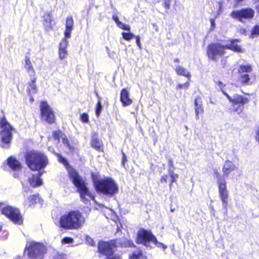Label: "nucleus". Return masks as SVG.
Here are the masks:
<instances>
[{
	"label": "nucleus",
	"instance_id": "ea45409f",
	"mask_svg": "<svg viewBox=\"0 0 259 259\" xmlns=\"http://www.w3.org/2000/svg\"><path fill=\"white\" fill-rule=\"evenodd\" d=\"M188 86H189V83L188 82H186L183 84H179L178 87L179 89H186L188 88Z\"/></svg>",
	"mask_w": 259,
	"mask_h": 259
},
{
	"label": "nucleus",
	"instance_id": "49530a36",
	"mask_svg": "<svg viewBox=\"0 0 259 259\" xmlns=\"http://www.w3.org/2000/svg\"><path fill=\"white\" fill-rule=\"evenodd\" d=\"M121 29L129 31L130 30V27L128 25L124 24V25H123V27H122Z\"/></svg>",
	"mask_w": 259,
	"mask_h": 259
},
{
	"label": "nucleus",
	"instance_id": "412c9836",
	"mask_svg": "<svg viewBox=\"0 0 259 259\" xmlns=\"http://www.w3.org/2000/svg\"><path fill=\"white\" fill-rule=\"evenodd\" d=\"M8 165L13 171H19L21 169L20 162L13 157H9L7 160Z\"/></svg>",
	"mask_w": 259,
	"mask_h": 259
},
{
	"label": "nucleus",
	"instance_id": "5fc2aeb1",
	"mask_svg": "<svg viewBox=\"0 0 259 259\" xmlns=\"http://www.w3.org/2000/svg\"><path fill=\"white\" fill-rule=\"evenodd\" d=\"M179 61H180V60H179V59H178V58H176V59H175L174 60V62H179Z\"/></svg>",
	"mask_w": 259,
	"mask_h": 259
},
{
	"label": "nucleus",
	"instance_id": "423d86ee",
	"mask_svg": "<svg viewBox=\"0 0 259 259\" xmlns=\"http://www.w3.org/2000/svg\"><path fill=\"white\" fill-rule=\"evenodd\" d=\"M218 82V85L221 90L223 93L226 96L228 100L233 104V109L235 111H237L238 107L240 106H243L247 103L248 100L245 97H243L238 95H234L233 97H230L226 92V90H234L235 88L238 87L234 82Z\"/></svg>",
	"mask_w": 259,
	"mask_h": 259
},
{
	"label": "nucleus",
	"instance_id": "603ef678",
	"mask_svg": "<svg viewBox=\"0 0 259 259\" xmlns=\"http://www.w3.org/2000/svg\"><path fill=\"white\" fill-rule=\"evenodd\" d=\"M210 23L212 27H214L215 26V22L214 20L211 19Z\"/></svg>",
	"mask_w": 259,
	"mask_h": 259
},
{
	"label": "nucleus",
	"instance_id": "a211bd4d",
	"mask_svg": "<svg viewBox=\"0 0 259 259\" xmlns=\"http://www.w3.org/2000/svg\"><path fill=\"white\" fill-rule=\"evenodd\" d=\"M129 95V90L127 88H124L121 90L120 100L123 106H129L133 103V101L130 98Z\"/></svg>",
	"mask_w": 259,
	"mask_h": 259
},
{
	"label": "nucleus",
	"instance_id": "9b49d317",
	"mask_svg": "<svg viewBox=\"0 0 259 259\" xmlns=\"http://www.w3.org/2000/svg\"><path fill=\"white\" fill-rule=\"evenodd\" d=\"M40 112L42 120L49 123L54 122L55 119L54 112L47 102L40 103Z\"/></svg>",
	"mask_w": 259,
	"mask_h": 259
},
{
	"label": "nucleus",
	"instance_id": "bf43d9fd",
	"mask_svg": "<svg viewBox=\"0 0 259 259\" xmlns=\"http://www.w3.org/2000/svg\"><path fill=\"white\" fill-rule=\"evenodd\" d=\"M15 259H21V258L20 257H17Z\"/></svg>",
	"mask_w": 259,
	"mask_h": 259
},
{
	"label": "nucleus",
	"instance_id": "1a4fd4ad",
	"mask_svg": "<svg viewBox=\"0 0 259 259\" xmlns=\"http://www.w3.org/2000/svg\"><path fill=\"white\" fill-rule=\"evenodd\" d=\"M0 210L14 223L19 225L22 223L21 215L17 208L0 202Z\"/></svg>",
	"mask_w": 259,
	"mask_h": 259
},
{
	"label": "nucleus",
	"instance_id": "9d476101",
	"mask_svg": "<svg viewBox=\"0 0 259 259\" xmlns=\"http://www.w3.org/2000/svg\"><path fill=\"white\" fill-rule=\"evenodd\" d=\"M155 240V237L150 231L144 229H140L137 233V243L143 244L146 247H151L150 243Z\"/></svg>",
	"mask_w": 259,
	"mask_h": 259
},
{
	"label": "nucleus",
	"instance_id": "f704fd0d",
	"mask_svg": "<svg viewBox=\"0 0 259 259\" xmlns=\"http://www.w3.org/2000/svg\"><path fill=\"white\" fill-rule=\"evenodd\" d=\"M81 120L85 123H88L89 121V115L87 113H83L80 115Z\"/></svg>",
	"mask_w": 259,
	"mask_h": 259
},
{
	"label": "nucleus",
	"instance_id": "e433bc0d",
	"mask_svg": "<svg viewBox=\"0 0 259 259\" xmlns=\"http://www.w3.org/2000/svg\"><path fill=\"white\" fill-rule=\"evenodd\" d=\"M86 241L89 244L91 245V246H94L95 245V241L90 237L88 236L86 237Z\"/></svg>",
	"mask_w": 259,
	"mask_h": 259
},
{
	"label": "nucleus",
	"instance_id": "864d4df0",
	"mask_svg": "<svg viewBox=\"0 0 259 259\" xmlns=\"http://www.w3.org/2000/svg\"><path fill=\"white\" fill-rule=\"evenodd\" d=\"M33 100H34L33 98L31 96H30V102H32L33 101Z\"/></svg>",
	"mask_w": 259,
	"mask_h": 259
},
{
	"label": "nucleus",
	"instance_id": "473e14b6",
	"mask_svg": "<svg viewBox=\"0 0 259 259\" xmlns=\"http://www.w3.org/2000/svg\"><path fill=\"white\" fill-rule=\"evenodd\" d=\"M122 35L123 36V38L126 40H130L133 38L134 37V35L131 33H125V32H122Z\"/></svg>",
	"mask_w": 259,
	"mask_h": 259
},
{
	"label": "nucleus",
	"instance_id": "4c0bfd02",
	"mask_svg": "<svg viewBox=\"0 0 259 259\" xmlns=\"http://www.w3.org/2000/svg\"><path fill=\"white\" fill-rule=\"evenodd\" d=\"M73 239L71 237H64L62 239V242L64 243H70L73 242Z\"/></svg>",
	"mask_w": 259,
	"mask_h": 259
},
{
	"label": "nucleus",
	"instance_id": "6ab92c4d",
	"mask_svg": "<svg viewBox=\"0 0 259 259\" xmlns=\"http://www.w3.org/2000/svg\"><path fill=\"white\" fill-rule=\"evenodd\" d=\"M235 169L236 166L232 161L230 160L226 161L222 169L223 176L227 177Z\"/></svg>",
	"mask_w": 259,
	"mask_h": 259
},
{
	"label": "nucleus",
	"instance_id": "0eeeda50",
	"mask_svg": "<svg viewBox=\"0 0 259 259\" xmlns=\"http://www.w3.org/2000/svg\"><path fill=\"white\" fill-rule=\"evenodd\" d=\"M25 252L30 259H42L46 248L42 243L31 241L27 242Z\"/></svg>",
	"mask_w": 259,
	"mask_h": 259
},
{
	"label": "nucleus",
	"instance_id": "a878e982",
	"mask_svg": "<svg viewBox=\"0 0 259 259\" xmlns=\"http://www.w3.org/2000/svg\"><path fill=\"white\" fill-rule=\"evenodd\" d=\"M129 259H146L141 250L138 249L129 256Z\"/></svg>",
	"mask_w": 259,
	"mask_h": 259
},
{
	"label": "nucleus",
	"instance_id": "393cba45",
	"mask_svg": "<svg viewBox=\"0 0 259 259\" xmlns=\"http://www.w3.org/2000/svg\"><path fill=\"white\" fill-rule=\"evenodd\" d=\"M52 17L50 14H46L44 17V26L47 31H49L52 29L51 26Z\"/></svg>",
	"mask_w": 259,
	"mask_h": 259
},
{
	"label": "nucleus",
	"instance_id": "ddd939ff",
	"mask_svg": "<svg viewBox=\"0 0 259 259\" xmlns=\"http://www.w3.org/2000/svg\"><path fill=\"white\" fill-rule=\"evenodd\" d=\"M114 248V245L112 242L100 241L98 243V251L106 256L113 254Z\"/></svg>",
	"mask_w": 259,
	"mask_h": 259
},
{
	"label": "nucleus",
	"instance_id": "20e7f679",
	"mask_svg": "<svg viewBox=\"0 0 259 259\" xmlns=\"http://www.w3.org/2000/svg\"><path fill=\"white\" fill-rule=\"evenodd\" d=\"M85 222L81 213L77 211H70L63 215L59 221L60 227L66 229L76 230L81 228Z\"/></svg>",
	"mask_w": 259,
	"mask_h": 259
},
{
	"label": "nucleus",
	"instance_id": "2f4dec72",
	"mask_svg": "<svg viewBox=\"0 0 259 259\" xmlns=\"http://www.w3.org/2000/svg\"><path fill=\"white\" fill-rule=\"evenodd\" d=\"M97 96H98L99 99H100V98L97 94ZM102 105H101V103L100 101V99H99V101H98V103L97 104V107H96V114L97 116H99L100 115V113L102 110Z\"/></svg>",
	"mask_w": 259,
	"mask_h": 259
},
{
	"label": "nucleus",
	"instance_id": "052dcab7",
	"mask_svg": "<svg viewBox=\"0 0 259 259\" xmlns=\"http://www.w3.org/2000/svg\"><path fill=\"white\" fill-rule=\"evenodd\" d=\"M240 83H246L247 82H244V81H242V82H240Z\"/></svg>",
	"mask_w": 259,
	"mask_h": 259
},
{
	"label": "nucleus",
	"instance_id": "f8f14e48",
	"mask_svg": "<svg viewBox=\"0 0 259 259\" xmlns=\"http://www.w3.org/2000/svg\"><path fill=\"white\" fill-rule=\"evenodd\" d=\"M254 11L250 8L242 9L240 10L233 11L230 16L234 19L242 21V19H250L253 17Z\"/></svg>",
	"mask_w": 259,
	"mask_h": 259
},
{
	"label": "nucleus",
	"instance_id": "c03bdc74",
	"mask_svg": "<svg viewBox=\"0 0 259 259\" xmlns=\"http://www.w3.org/2000/svg\"><path fill=\"white\" fill-rule=\"evenodd\" d=\"M168 179V175H164L161 178V183H166Z\"/></svg>",
	"mask_w": 259,
	"mask_h": 259
},
{
	"label": "nucleus",
	"instance_id": "37998d69",
	"mask_svg": "<svg viewBox=\"0 0 259 259\" xmlns=\"http://www.w3.org/2000/svg\"><path fill=\"white\" fill-rule=\"evenodd\" d=\"M168 175L170 176H172L175 173L174 172V168L169 167L168 169Z\"/></svg>",
	"mask_w": 259,
	"mask_h": 259
},
{
	"label": "nucleus",
	"instance_id": "de8ad7c7",
	"mask_svg": "<svg viewBox=\"0 0 259 259\" xmlns=\"http://www.w3.org/2000/svg\"><path fill=\"white\" fill-rule=\"evenodd\" d=\"M168 164L169 166V167H172L174 168V166L173 164V161L171 159H169L168 161Z\"/></svg>",
	"mask_w": 259,
	"mask_h": 259
},
{
	"label": "nucleus",
	"instance_id": "3c124183",
	"mask_svg": "<svg viewBox=\"0 0 259 259\" xmlns=\"http://www.w3.org/2000/svg\"><path fill=\"white\" fill-rule=\"evenodd\" d=\"M124 23H123L122 22L119 21L116 24L119 28H122V27H123V25H124Z\"/></svg>",
	"mask_w": 259,
	"mask_h": 259
},
{
	"label": "nucleus",
	"instance_id": "6e6d98bb",
	"mask_svg": "<svg viewBox=\"0 0 259 259\" xmlns=\"http://www.w3.org/2000/svg\"><path fill=\"white\" fill-rule=\"evenodd\" d=\"M175 208H170V211H171V212H174L175 211Z\"/></svg>",
	"mask_w": 259,
	"mask_h": 259
},
{
	"label": "nucleus",
	"instance_id": "dca6fc26",
	"mask_svg": "<svg viewBox=\"0 0 259 259\" xmlns=\"http://www.w3.org/2000/svg\"><path fill=\"white\" fill-rule=\"evenodd\" d=\"M73 28L74 20L73 17L71 16H68L67 17L65 22L64 36L66 38H70Z\"/></svg>",
	"mask_w": 259,
	"mask_h": 259
},
{
	"label": "nucleus",
	"instance_id": "f03ea898",
	"mask_svg": "<svg viewBox=\"0 0 259 259\" xmlns=\"http://www.w3.org/2000/svg\"><path fill=\"white\" fill-rule=\"evenodd\" d=\"M58 158L59 162L66 167L69 178L77 188L81 201L84 203H88L91 200H94V196L86 186L84 181L74 169L69 165L67 160L60 155H58Z\"/></svg>",
	"mask_w": 259,
	"mask_h": 259
},
{
	"label": "nucleus",
	"instance_id": "4468645a",
	"mask_svg": "<svg viewBox=\"0 0 259 259\" xmlns=\"http://www.w3.org/2000/svg\"><path fill=\"white\" fill-rule=\"evenodd\" d=\"M218 185L219 196L223 203V206L227 208L228 204V192L227 189L226 182H221Z\"/></svg>",
	"mask_w": 259,
	"mask_h": 259
},
{
	"label": "nucleus",
	"instance_id": "79ce46f5",
	"mask_svg": "<svg viewBox=\"0 0 259 259\" xmlns=\"http://www.w3.org/2000/svg\"><path fill=\"white\" fill-rule=\"evenodd\" d=\"M240 74H241V77L242 79V81H249V76L248 74H244V73H241Z\"/></svg>",
	"mask_w": 259,
	"mask_h": 259
},
{
	"label": "nucleus",
	"instance_id": "aec40b11",
	"mask_svg": "<svg viewBox=\"0 0 259 259\" xmlns=\"http://www.w3.org/2000/svg\"><path fill=\"white\" fill-rule=\"evenodd\" d=\"M195 111L196 113V119H199V114L203 113L204 112L203 107L202 106V102L201 98L198 96L196 97L194 101Z\"/></svg>",
	"mask_w": 259,
	"mask_h": 259
},
{
	"label": "nucleus",
	"instance_id": "a18cd8bd",
	"mask_svg": "<svg viewBox=\"0 0 259 259\" xmlns=\"http://www.w3.org/2000/svg\"><path fill=\"white\" fill-rule=\"evenodd\" d=\"M136 44L140 48H141L140 37L139 36H137L136 37Z\"/></svg>",
	"mask_w": 259,
	"mask_h": 259
},
{
	"label": "nucleus",
	"instance_id": "6e6552de",
	"mask_svg": "<svg viewBox=\"0 0 259 259\" xmlns=\"http://www.w3.org/2000/svg\"><path fill=\"white\" fill-rule=\"evenodd\" d=\"M0 127L2 129L0 133V143L2 147H7L12 138V127L5 117L0 120Z\"/></svg>",
	"mask_w": 259,
	"mask_h": 259
},
{
	"label": "nucleus",
	"instance_id": "cd10ccee",
	"mask_svg": "<svg viewBox=\"0 0 259 259\" xmlns=\"http://www.w3.org/2000/svg\"><path fill=\"white\" fill-rule=\"evenodd\" d=\"M258 36H259V25H256L251 29L249 37L254 38Z\"/></svg>",
	"mask_w": 259,
	"mask_h": 259
},
{
	"label": "nucleus",
	"instance_id": "bb28decb",
	"mask_svg": "<svg viewBox=\"0 0 259 259\" xmlns=\"http://www.w3.org/2000/svg\"><path fill=\"white\" fill-rule=\"evenodd\" d=\"M252 71V66L250 64L241 65L240 66L239 72L240 74L244 73H249Z\"/></svg>",
	"mask_w": 259,
	"mask_h": 259
},
{
	"label": "nucleus",
	"instance_id": "a19ab883",
	"mask_svg": "<svg viewBox=\"0 0 259 259\" xmlns=\"http://www.w3.org/2000/svg\"><path fill=\"white\" fill-rule=\"evenodd\" d=\"M170 178L171 180L169 184L170 187L171 186L173 182H175L177 181V179L178 178V175L176 174H175L172 176H170Z\"/></svg>",
	"mask_w": 259,
	"mask_h": 259
},
{
	"label": "nucleus",
	"instance_id": "4d7b16f0",
	"mask_svg": "<svg viewBox=\"0 0 259 259\" xmlns=\"http://www.w3.org/2000/svg\"><path fill=\"white\" fill-rule=\"evenodd\" d=\"M14 177H18V175H17V174H15L14 175Z\"/></svg>",
	"mask_w": 259,
	"mask_h": 259
},
{
	"label": "nucleus",
	"instance_id": "2eb2a0df",
	"mask_svg": "<svg viewBox=\"0 0 259 259\" xmlns=\"http://www.w3.org/2000/svg\"><path fill=\"white\" fill-rule=\"evenodd\" d=\"M68 38H66L65 36L62 39L59 44V56L61 60L65 59L67 55V48L68 45V41L67 40Z\"/></svg>",
	"mask_w": 259,
	"mask_h": 259
},
{
	"label": "nucleus",
	"instance_id": "7ed1b4c3",
	"mask_svg": "<svg viewBox=\"0 0 259 259\" xmlns=\"http://www.w3.org/2000/svg\"><path fill=\"white\" fill-rule=\"evenodd\" d=\"M238 39L228 40V44L221 45L219 43L209 44L207 48V55L209 59L215 61L218 57H221L225 53V49H229L237 53H243L244 49L237 44Z\"/></svg>",
	"mask_w": 259,
	"mask_h": 259
},
{
	"label": "nucleus",
	"instance_id": "5701e85b",
	"mask_svg": "<svg viewBox=\"0 0 259 259\" xmlns=\"http://www.w3.org/2000/svg\"><path fill=\"white\" fill-rule=\"evenodd\" d=\"M24 66L27 73L30 75H34V70L29 57L25 56Z\"/></svg>",
	"mask_w": 259,
	"mask_h": 259
},
{
	"label": "nucleus",
	"instance_id": "c9c22d12",
	"mask_svg": "<svg viewBox=\"0 0 259 259\" xmlns=\"http://www.w3.org/2000/svg\"><path fill=\"white\" fill-rule=\"evenodd\" d=\"M106 259H121V256L118 254H113L109 255L107 256Z\"/></svg>",
	"mask_w": 259,
	"mask_h": 259
},
{
	"label": "nucleus",
	"instance_id": "f257e3e1",
	"mask_svg": "<svg viewBox=\"0 0 259 259\" xmlns=\"http://www.w3.org/2000/svg\"><path fill=\"white\" fill-rule=\"evenodd\" d=\"M26 162L32 170H38L36 174H32L28 178L29 184L33 187H38L42 184L40 176L43 171L40 170L45 168L48 164V158L44 154L36 151H30L25 155Z\"/></svg>",
	"mask_w": 259,
	"mask_h": 259
},
{
	"label": "nucleus",
	"instance_id": "4be33fe9",
	"mask_svg": "<svg viewBox=\"0 0 259 259\" xmlns=\"http://www.w3.org/2000/svg\"><path fill=\"white\" fill-rule=\"evenodd\" d=\"M40 201V198L39 196L34 194L30 196L27 199H25L23 202L24 206L29 207Z\"/></svg>",
	"mask_w": 259,
	"mask_h": 259
},
{
	"label": "nucleus",
	"instance_id": "c756f323",
	"mask_svg": "<svg viewBox=\"0 0 259 259\" xmlns=\"http://www.w3.org/2000/svg\"><path fill=\"white\" fill-rule=\"evenodd\" d=\"M92 146L97 150H99L101 147V142L97 139L93 138L92 142Z\"/></svg>",
	"mask_w": 259,
	"mask_h": 259
},
{
	"label": "nucleus",
	"instance_id": "09e8293b",
	"mask_svg": "<svg viewBox=\"0 0 259 259\" xmlns=\"http://www.w3.org/2000/svg\"><path fill=\"white\" fill-rule=\"evenodd\" d=\"M126 156H125V154L123 152H122V163L123 165H124V163L126 162Z\"/></svg>",
	"mask_w": 259,
	"mask_h": 259
},
{
	"label": "nucleus",
	"instance_id": "8fccbe9b",
	"mask_svg": "<svg viewBox=\"0 0 259 259\" xmlns=\"http://www.w3.org/2000/svg\"><path fill=\"white\" fill-rule=\"evenodd\" d=\"M112 19L113 20L115 21V22L117 24L118 23V22H119L120 21L118 19V18L117 16H115V15H113L112 16Z\"/></svg>",
	"mask_w": 259,
	"mask_h": 259
},
{
	"label": "nucleus",
	"instance_id": "39448f33",
	"mask_svg": "<svg viewBox=\"0 0 259 259\" xmlns=\"http://www.w3.org/2000/svg\"><path fill=\"white\" fill-rule=\"evenodd\" d=\"M93 182L97 192L103 195L112 196L117 193L118 187L115 181L111 178L96 179L93 177Z\"/></svg>",
	"mask_w": 259,
	"mask_h": 259
},
{
	"label": "nucleus",
	"instance_id": "58836bf2",
	"mask_svg": "<svg viewBox=\"0 0 259 259\" xmlns=\"http://www.w3.org/2000/svg\"><path fill=\"white\" fill-rule=\"evenodd\" d=\"M171 0H164L163 7L166 9H169L170 8V3Z\"/></svg>",
	"mask_w": 259,
	"mask_h": 259
},
{
	"label": "nucleus",
	"instance_id": "f3484780",
	"mask_svg": "<svg viewBox=\"0 0 259 259\" xmlns=\"http://www.w3.org/2000/svg\"><path fill=\"white\" fill-rule=\"evenodd\" d=\"M53 137L55 139L58 140L59 142L61 141L63 144L70 150L73 149V147L69 144L66 136L61 131H58L54 132Z\"/></svg>",
	"mask_w": 259,
	"mask_h": 259
},
{
	"label": "nucleus",
	"instance_id": "b1692460",
	"mask_svg": "<svg viewBox=\"0 0 259 259\" xmlns=\"http://www.w3.org/2000/svg\"><path fill=\"white\" fill-rule=\"evenodd\" d=\"M174 69L178 75H183L187 77L188 79H190L191 75L186 69L180 65H175Z\"/></svg>",
	"mask_w": 259,
	"mask_h": 259
},
{
	"label": "nucleus",
	"instance_id": "72a5a7b5",
	"mask_svg": "<svg viewBox=\"0 0 259 259\" xmlns=\"http://www.w3.org/2000/svg\"><path fill=\"white\" fill-rule=\"evenodd\" d=\"M151 243H153L155 245H156L158 247H162L164 250L167 248V246L162 243L159 242L157 240V239L155 238V241H152Z\"/></svg>",
	"mask_w": 259,
	"mask_h": 259
},
{
	"label": "nucleus",
	"instance_id": "c85d7f7f",
	"mask_svg": "<svg viewBox=\"0 0 259 259\" xmlns=\"http://www.w3.org/2000/svg\"><path fill=\"white\" fill-rule=\"evenodd\" d=\"M27 91L29 94H33L36 92L35 82H29L27 87Z\"/></svg>",
	"mask_w": 259,
	"mask_h": 259
},
{
	"label": "nucleus",
	"instance_id": "13d9d810",
	"mask_svg": "<svg viewBox=\"0 0 259 259\" xmlns=\"http://www.w3.org/2000/svg\"><path fill=\"white\" fill-rule=\"evenodd\" d=\"M257 11H258L259 12V4L258 5L257 7Z\"/></svg>",
	"mask_w": 259,
	"mask_h": 259
},
{
	"label": "nucleus",
	"instance_id": "7c9ffc66",
	"mask_svg": "<svg viewBox=\"0 0 259 259\" xmlns=\"http://www.w3.org/2000/svg\"><path fill=\"white\" fill-rule=\"evenodd\" d=\"M214 174L216 176L218 184H220L221 182H222V183L226 182L224 178L225 177H222L220 174L217 170L215 171Z\"/></svg>",
	"mask_w": 259,
	"mask_h": 259
}]
</instances>
